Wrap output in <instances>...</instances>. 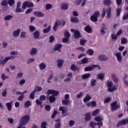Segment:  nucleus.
<instances>
[{
  "label": "nucleus",
  "instance_id": "f257e3e1",
  "mask_svg": "<svg viewBox=\"0 0 128 128\" xmlns=\"http://www.w3.org/2000/svg\"><path fill=\"white\" fill-rule=\"evenodd\" d=\"M66 21L62 20H56V22L55 24L53 27V30L54 32H56V30L58 28V26H66Z\"/></svg>",
  "mask_w": 128,
  "mask_h": 128
},
{
  "label": "nucleus",
  "instance_id": "f03ea898",
  "mask_svg": "<svg viewBox=\"0 0 128 128\" xmlns=\"http://www.w3.org/2000/svg\"><path fill=\"white\" fill-rule=\"evenodd\" d=\"M30 117L28 115H25L23 116H22L20 120V124H23V126H26V123L28 122H30Z\"/></svg>",
  "mask_w": 128,
  "mask_h": 128
},
{
  "label": "nucleus",
  "instance_id": "7ed1b4c3",
  "mask_svg": "<svg viewBox=\"0 0 128 128\" xmlns=\"http://www.w3.org/2000/svg\"><path fill=\"white\" fill-rule=\"evenodd\" d=\"M100 16V12L96 11L94 12V14L92 15L90 18V20L91 22H96L98 20V18Z\"/></svg>",
  "mask_w": 128,
  "mask_h": 128
},
{
  "label": "nucleus",
  "instance_id": "20e7f679",
  "mask_svg": "<svg viewBox=\"0 0 128 128\" xmlns=\"http://www.w3.org/2000/svg\"><path fill=\"white\" fill-rule=\"evenodd\" d=\"M98 68V70H100V65H96L93 64L92 66H88L84 68V72H90V70H92L94 68Z\"/></svg>",
  "mask_w": 128,
  "mask_h": 128
},
{
  "label": "nucleus",
  "instance_id": "39448f33",
  "mask_svg": "<svg viewBox=\"0 0 128 128\" xmlns=\"http://www.w3.org/2000/svg\"><path fill=\"white\" fill-rule=\"evenodd\" d=\"M128 124V117L127 119L122 120L118 122V124L116 125V128H120V126H125V124Z\"/></svg>",
  "mask_w": 128,
  "mask_h": 128
},
{
  "label": "nucleus",
  "instance_id": "423d86ee",
  "mask_svg": "<svg viewBox=\"0 0 128 128\" xmlns=\"http://www.w3.org/2000/svg\"><path fill=\"white\" fill-rule=\"evenodd\" d=\"M46 94L48 96L50 94H52L53 96H56L58 95V91H56L54 90H49L47 91Z\"/></svg>",
  "mask_w": 128,
  "mask_h": 128
},
{
  "label": "nucleus",
  "instance_id": "0eeeda50",
  "mask_svg": "<svg viewBox=\"0 0 128 128\" xmlns=\"http://www.w3.org/2000/svg\"><path fill=\"white\" fill-rule=\"evenodd\" d=\"M120 108V104H118V101H115L112 102V111L117 110L118 108Z\"/></svg>",
  "mask_w": 128,
  "mask_h": 128
},
{
  "label": "nucleus",
  "instance_id": "6e6552de",
  "mask_svg": "<svg viewBox=\"0 0 128 128\" xmlns=\"http://www.w3.org/2000/svg\"><path fill=\"white\" fill-rule=\"evenodd\" d=\"M62 44H56L53 49V50L54 52L58 51L59 52H61L60 50H62Z\"/></svg>",
  "mask_w": 128,
  "mask_h": 128
},
{
  "label": "nucleus",
  "instance_id": "1a4fd4ad",
  "mask_svg": "<svg viewBox=\"0 0 128 128\" xmlns=\"http://www.w3.org/2000/svg\"><path fill=\"white\" fill-rule=\"evenodd\" d=\"M98 59L100 62H106L108 60V57L106 56V55L101 54L98 56Z\"/></svg>",
  "mask_w": 128,
  "mask_h": 128
},
{
  "label": "nucleus",
  "instance_id": "9d476101",
  "mask_svg": "<svg viewBox=\"0 0 128 128\" xmlns=\"http://www.w3.org/2000/svg\"><path fill=\"white\" fill-rule=\"evenodd\" d=\"M106 86L108 88V92H112V82H110V80L106 81Z\"/></svg>",
  "mask_w": 128,
  "mask_h": 128
},
{
  "label": "nucleus",
  "instance_id": "9b49d317",
  "mask_svg": "<svg viewBox=\"0 0 128 128\" xmlns=\"http://www.w3.org/2000/svg\"><path fill=\"white\" fill-rule=\"evenodd\" d=\"M12 56L6 57L4 58L3 60H0V64L4 66V64H6V62H8V60H12Z\"/></svg>",
  "mask_w": 128,
  "mask_h": 128
},
{
  "label": "nucleus",
  "instance_id": "f8f14e48",
  "mask_svg": "<svg viewBox=\"0 0 128 128\" xmlns=\"http://www.w3.org/2000/svg\"><path fill=\"white\" fill-rule=\"evenodd\" d=\"M12 102H14L11 100L10 102L6 104V106L7 107V110L8 112H10L12 108Z\"/></svg>",
  "mask_w": 128,
  "mask_h": 128
},
{
  "label": "nucleus",
  "instance_id": "ddd939ff",
  "mask_svg": "<svg viewBox=\"0 0 128 128\" xmlns=\"http://www.w3.org/2000/svg\"><path fill=\"white\" fill-rule=\"evenodd\" d=\"M84 120L86 122H90L92 120V115L90 112H88L85 114Z\"/></svg>",
  "mask_w": 128,
  "mask_h": 128
},
{
  "label": "nucleus",
  "instance_id": "4468645a",
  "mask_svg": "<svg viewBox=\"0 0 128 128\" xmlns=\"http://www.w3.org/2000/svg\"><path fill=\"white\" fill-rule=\"evenodd\" d=\"M34 14L35 16H37L38 18H42L44 14H42V12H40L36 11L34 12Z\"/></svg>",
  "mask_w": 128,
  "mask_h": 128
},
{
  "label": "nucleus",
  "instance_id": "2eb2a0df",
  "mask_svg": "<svg viewBox=\"0 0 128 128\" xmlns=\"http://www.w3.org/2000/svg\"><path fill=\"white\" fill-rule=\"evenodd\" d=\"M84 30L85 32H88V34H92V27H90V25H88L84 28Z\"/></svg>",
  "mask_w": 128,
  "mask_h": 128
},
{
  "label": "nucleus",
  "instance_id": "dca6fc26",
  "mask_svg": "<svg viewBox=\"0 0 128 128\" xmlns=\"http://www.w3.org/2000/svg\"><path fill=\"white\" fill-rule=\"evenodd\" d=\"M82 36L80 35V31L76 30L74 31V38H80Z\"/></svg>",
  "mask_w": 128,
  "mask_h": 128
},
{
  "label": "nucleus",
  "instance_id": "f3484780",
  "mask_svg": "<svg viewBox=\"0 0 128 128\" xmlns=\"http://www.w3.org/2000/svg\"><path fill=\"white\" fill-rule=\"evenodd\" d=\"M46 98L47 100H48L51 104H52V102H56V97H54V96H51L49 97L47 96Z\"/></svg>",
  "mask_w": 128,
  "mask_h": 128
},
{
  "label": "nucleus",
  "instance_id": "a211bd4d",
  "mask_svg": "<svg viewBox=\"0 0 128 128\" xmlns=\"http://www.w3.org/2000/svg\"><path fill=\"white\" fill-rule=\"evenodd\" d=\"M116 56L117 58V60L119 62H120L122 60V55L120 52H118L116 54Z\"/></svg>",
  "mask_w": 128,
  "mask_h": 128
},
{
  "label": "nucleus",
  "instance_id": "6ab92c4d",
  "mask_svg": "<svg viewBox=\"0 0 128 128\" xmlns=\"http://www.w3.org/2000/svg\"><path fill=\"white\" fill-rule=\"evenodd\" d=\"M120 12H122V6H118V8L116 9V14L117 17H118L120 16Z\"/></svg>",
  "mask_w": 128,
  "mask_h": 128
},
{
  "label": "nucleus",
  "instance_id": "aec40b11",
  "mask_svg": "<svg viewBox=\"0 0 128 128\" xmlns=\"http://www.w3.org/2000/svg\"><path fill=\"white\" fill-rule=\"evenodd\" d=\"M36 92V90H34L30 94L29 98L30 100H34V94Z\"/></svg>",
  "mask_w": 128,
  "mask_h": 128
},
{
  "label": "nucleus",
  "instance_id": "412c9836",
  "mask_svg": "<svg viewBox=\"0 0 128 128\" xmlns=\"http://www.w3.org/2000/svg\"><path fill=\"white\" fill-rule=\"evenodd\" d=\"M92 97L90 96V94H86V97L84 98L83 100L84 102H88V100H90Z\"/></svg>",
  "mask_w": 128,
  "mask_h": 128
},
{
  "label": "nucleus",
  "instance_id": "4be33fe9",
  "mask_svg": "<svg viewBox=\"0 0 128 128\" xmlns=\"http://www.w3.org/2000/svg\"><path fill=\"white\" fill-rule=\"evenodd\" d=\"M94 54V51L92 49H88L86 52V54H88V56H93Z\"/></svg>",
  "mask_w": 128,
  "mask_h": 128
},
{
  "label": "nucleus",
  "instance_id": "5701e85b",
  "mask_svg": "<svg viewBox=\"0 0 128 128\" xmlns=\"http://www.w3.org/2000/svg\"><path fill=\"white\" fill-rule=\"evenodd\" d=\"M90 76H92V74H90L87 73V74H82V78L83 80H86V78H90Z\"/></svg>",
  "mask_w": 128,
  "mask_h": 128
},
{
  "label": "nucleus",
  "instance_id": "b1692460",
  "mask_svg": "<svg viewBox=\"0 0 128 128\" xmlns=\"http://www.w3.org/2000/svg\"><path fill=\"white\" fill-rule=\"evenodd\" d=\"M46 68V64L44 62L40 63L39 65V68L40 70H44Z\"/></svg>",
  "mask_w": 128,
  "mask_h": 128
},
{
  "label": "nucleus",
  "instance_id": "393cba45",
  "mask_svg": "<svg viewBox=\"0 0 128 128\" xmlns=\"http://www.w3.org/2000/svg\"><path fill=\"white\" fill-rule=\"evenodd\" d=\"M62 64H64V60H58V62L57 64L58 68H60L62 66Z\"/></svg>",
  "mask_w": 128,
  "mask_h": 128
},
{
  "label": "nucleus",
  "instance_id": "a878e982",
  "mask_svg": "<svg viewBox=\"0 0 128 128\" xmlns=\"http://www.w3.org/2000/svg\"><path fill=\"white\" fill-rule=\"evenodd\" d=\"M71 22H75L76 24L78 22V18L76 17H71L70 18Z\"/></svg>",
  "mask_w": 128,
  "mask_h": 128
},
{
  "label": "nucleus",
  "instance_id": "bb28decb",
  "mask_svg": "<svg viewBox=\"0 0 128 128\" xmlns=\"http://www.w3.org/2000/svg\"><path fill=\"white\" fill-rule=\"evenodd\" d=\"M20 29H18L17 30L14 31L13 32L14 36H20Z\"/></svg>",
  "mask_w": 128,
  "mask_h": 128
},
{
  "label": "nucleus",
  "instance_id": "cd10ccee",
  "mask_svg": "<svg viewBox=\"0 0 128 128\" xmlns=\"http://www.w3.org/2000/svg\"><path fill=\"white\" fill-rule=\"evenodd\" d=\"M97 76L98 78H99V80H104V74H98Z\"/></svg>",
  "mask_w": 128,
  "mask_h": 128
},
{
  "label": "nucleus",
  "instance_id": "c85d7f7f",
  "mask_svg": "<svg viewBox=\"0 0 128 128\" xmlns=\"http://www.w3.org/2000/svg\"><path fill=\"white\" fill-rule=\"evenodd\" d=\"M33 35L34 36V38H36V39L40 38V32L36 31L33 34Z\"/></svg>",
  "mask_w": 128,
  "mask_h": 128
},
{
  "label": "nucleus",
  "instance_id": "c756f323",
  "mask_svg": "<svg viewBox=\"0 0 128 128\" xmlns=\"http://www.w3.org/2000/svg\"><path fill=\"white\" fill-rule=\"evenodd\" d=\"M61 8L62 10H68V5L66 4V3L62 4H61Z\"/></svg>",
  "mask_w": 128,
  "mask_h": 128
},
{
  "label": "nucleus",
  "instance_id": "7c9ffc66",
  "mask_svg": "<svg viewBox=\"0 0 128 128\" xmlns=\"http://www.w3.org/2000/svg\"><path fill=\"white\" fill-rule=\"evenodd\" d=\"M52 28L51 26H48L47 28H44L42 32L44 34H48V32H50V29Z\"/></svg>",
  "mask_w": 128,
  "mask_h": 128
},
{
  "label": "nucleus",
  "instance_id": "2f4dec72",
  "mask_svg": "<svg viewBox=\"0 0 128 128\" xmlns=\"http://www.w3.org/2000/svg\"><path fill=\"white\" fill-rule=\"evenodd\" d=\"M32 106V103L30 102V100H27L26 102H25L24 106V108H30Z\"/></svg>",
  "mask_w": 128,
  "mask_h": 128
},
{
  "label": "nucleus",
  "instance_id": "473e14b6",
  "mask_svg": "<svg viewBox=\"0 0 128 128\" xmlns=\"http://www.w3.org/2000/svg\"><path fill=\"white\" fill-rule=\"evenodd\" d=\"M36 52H38V50L36 48H32L30 54L31 56H34V54H36Z\"/></svg>",
  "mask_w": 128,
  "mask_h": 128
},
{
  "label": "nucleus",
  "instance_id": "72a5a7b5",
  "mask_svg": "<svg viewBox=\"0 0 128 128\" xmlns=\"http://www.w3.org/2000/svg\"><path fill=\"white\" fill-rule=\"evenodd\" d=\"M100 110L96 109L95 110L93 111V112L92 114V116H97V114H98Z\"/></svg>",
  "mask_w": 128,
  "mask_h": 128
},
{
  "label": "nucleus",
  "instance_id": "f704fd0d",
  "mask_svg": "<svg viewBox=\"0 0 128 128\" xmlns=\"http://www.w3.org/2000/svg\"><path fill=\"white\" fill-rule=\"evenodd\" d=\"M28 6V2H25L22 4V10H26V7Z\"/></svg>",
  "mask_w": 128,
  "mask_h": 128
},
{
  "label": "nucleus",
  "instance_id": "c9c22d12",
  "mask_svg": "<svg viewBox=\"0 0 128 128\" xmlns=\"http://www.w3.org/2000/svg\"><path fill=\"white\" fill-rule=\"evenodd\" d=\"M88 58H82L81 60V63H79L80 64H88Z\"/></svg>",
  "mask_w": 128,
  "mask_h": 128
},
{
  "label": "nucleus",
  "instance_id": "e433bc0d",
  "mask_svg": "<svg viewBox=\"0 0 128 128\" xmlns=\"http://www.w3.org/2000/svg\"><path fill=\"white\" fill-rule=\"evenodd\" d=\"M128 43V39L123 38H121V44H126Z\"/></svg>",
  "mask_w": 128,
  "mask_h": 128
},
{
  "label": "nucleus",
  "instance_id": "4c0bfd02",
  "mask_svg": "<svg viewBox=\"0 0 128 128\" xmlns=\"http://www.w3.org/2000/svg\"><path fill=\"white\" fill-rule=\"evenodd\" d=\"M12 18H13L12 16L8 15V16H6L4 18V20H12Z\"/></svg>",
  "mask_w": 128,
  "mask_h": 128
},
{
  "label": "nucleus",
  "instance_id": "58836bf2",
  "mask_svg": "<svg viewBox=\"0 0 128 128\" xmlns=\"http://www.w3.org/2000/svg\"><path fill=\"white\" fill-rule=\"evenodd\" d=\"M62 104L64 106H68L70 104V100H62Z\"/></svg>",
  "mask_w": 128,
  "mask_h": 128
},
{
  "label": "nucleus",
  "instance_id": "ea45409f",
  "mask_svg": "<svg viewBox=\"0 0 128 128\" xmlns=\"http://www.w3.org/2000/svg\"><path fill=\"white\" fill-rule=\"evenodd\" d=\"M64 36L65 38H70V32L68 31V30H65V32H64Z\"/></svg>",
  "mask_w": 128,
  "mask_h": 128
},
{
  "label": "nucleus",
  "instance_id": "a19ab883",
  "mask_svg": "<svg viewBox=\"0 0 128 128\" xmlns=\"http://www.w3.org/2000/svg\"><path fill=\"white\" fill-rule=\"evenodd\" d=\"M70 70L73 72H76V70H78V67L76 66H75L74 64H73L70 66Z\"/></svg>",
  "mask_w": 128,
  "mask_h": 128
},
{
  "label": "nucleus",
  "instance_id": "79ce46f5",
  "mask_svg": "<svg viewBox=\"0 0 128 128\" xmlns=\"http://www.w3.org/2000/svg\"><path fill=\"white\" fill-rule=\"evenodd\" d=\"M110 0H104L103 4L104 6H110Z\"/></svg>",
  "mask_w": 128,
  "mask_h": 128
},
{
  "label": "nucleus",
  "instance_id": "37998d69",
  "mask_svg": "<svg viewBox=\"0 0 128 128\" xmlns=\"http://www.w3.org/2000/svg\"><path fill=\"white\" fill-rule=\"evenodd\" d=\"M46 126H48V124L46 123V122L44 121L41 123L40 128H46Z\"/></svg>",
  "mask_w": 128,
  "mask_h": 128
},
{
  "label": "nucleus",
  "instance_id": "c03bdc74",
  "mask_svg": "<svg viewBox=\"0 0 128 128\" xmlns=\"http://www.w3.org/2000/svg\"><path fill=\"white\" fill-rule=\"evenodd\" d=\"M90 126L91 128H95L96 126V122H94V121H92L90 123Z\"/></svg>",
  "mask_w": 128,
  "mask_h": 128
},
{
  "label": "nucleus",
  "instance_id": "a18cd8bd",
  "mask_svg": "<svg viewBox=\"0 0 128 128\" xmlns=\"http://www.w3.org/2000/svg\"><path fill=\"white\" fill-rule=\"evenodd\" d=\"M110 100H112V97H108L104 98V104H108V102H110Z\"/></svg>",
  "mask_w": 128,
  "mask_h": 128
},
{
  "label": "nucleus",
  "instance_id": "49530a36",
  "mask_svg": "<svg viewBox=\"0 0 128 128\" xmlns=\"http://www.w3.org/2000/svg\"><path fill=\"white\" fill-rule=\"evenodd\" d=\"M96 84V80L92 79L91 80L90 84L92 86H95Z\"/></svg>",
  "mask_w": 128,
  "mask_h": 128
},
{
  "label": "nucleus",
  "instance_id": "de8ad7c7",
  "mask_svg": "<svg viewBox=\"0 0 128 128\" xmlns=\"http://www.w3.org/2000/svg\"><path fill=\"white\" fill-rule=\"evenodd\" d=\"M104 30H106V27H102L100 28V32H101V34H106V32Z\"/></svg>",
  "mask_w": 128,
  "mask_h": 128
},
{
  "label": "nucleus",
  "instance_id": "09e8293b",
  "mask_svg": "<svg viewBox=\"0 0 128 128\" xmlns=\"http://www.w3.org/2000/svg\"><path fill=\"white\" fill-rule=\"evenodd\" d=\"M52 8V4H47L46 6V10H50V8Z\"/></svg>",
  "mask_w": 128,
  "mask_h": 128
},
{
  "label": "nucleus",
  "instance_id": "8fccbe9b",
  "mask_svg": "<svg viewBox=\"0 0 128 128\" xmlns=\"http://www.w3.org/2000/svg\"><path fill=\"white\" fill-rule=\"evenodd\" d=\"M2 6H8V2H6V0H3L0 4Z\"/></svg>",
  "mask_w": 128,
  "mask_h": 128
},
{
  "label": "nucleus",
  "instance_id": "3c124183",
  "mask_svg": "<svg viewBox=\"0 0 128 128\" xmlns=\"http://www.w3.org/2000/svg\"><path fill=\"white\" fill-rule=\"evenodd\" d=\"M112 80L114 82H118V76H115L114 74H112Z\"/></svg>",
  "mask_w": 128,
  "mask_h": 128
},
{
  "label": "nucleus",
  "instance_id": "603ef678",
  "mask_svg": "<svg viewBox=\"0 0 128 128\" xmlns=\"http://www.w3.org/2000/svg\"><path fill=\"white\" fill-rule=\"evenodd\" d=\"M29 30L31 32H34L36 30V27L30 25L29 26Z\"/></svg>",
  "mask_w": 128,
  "mask_h": 128
},
{
  "label": "nucleus",
  "instance_id": "864d4df0",
  "mask_svg": "<svg viewBox=\"0 0 128 128\" xmlns=\"http://www.w3.org/2000/svg\"><path fill=\"white\" fill-rule=\"evenodd\" d=\"M46 97L44 95H41L40 97V100L42 102H44L46 100Z\"/></svg>",
  "mask_w": 128,
  "mask_h": 128
},
{
  "label": "nucleus",
  "instance_id": "5fc2aeb1",
  "mask_svg": "<svg viewBox=\"0 0 128 128\" xmlns=\"http://www.w3.org/2000/svg\"><path fill=\"white\" fill-rule=\"evenodd\" d=\"M50 38V40H49V42H50V44H52V42H54V36H50L49 37Z\"/></svg>",
  "mask_w": 128,
  "mask_h": 128
},
{
  "label": "nucleus",
  "instance_id": "6e6d98bb",
  "mask_svg": "<svg viewBox=\"0 0 128 128\" xmlns=\"http://www.w3.org/2000/svg\"><path fill=\"white\" fill-rule=\"evenodd\" d=\"M94 120H96V122H100L102 120V118L100 116H96L94 118Z\"/></svg>",
  "mask_w": 128,
  "mask_h": 128
},
{
  "label": "nucleus",
  "instance_id": "4d7b16f0",
  "mask_svg": "<svg viewBox=\"0 0 128 128\" xmlns=\"http://www.w3.org/2000/svg\"><path fill=\"white\" fill-rule=\"evenodd\" d=\"M35 88L37 92H42V88L38 86H36Z\"/></svg>",
  "mask_w": 128,
  "mask_h": 128
},
{
  "label": "nucleus",
  "instance_id": "13d9d810",
  "mask_svg": "<svg viewBox=\"0 0 128 128\" xmlns=\"http://www.w3.org/2000/svg\"><path fill=\"white\" fill-rule=\"evenodd\" d=\"M86 42V40H84V39H81L80 40V44L81 46H84V44Z\"/></svg>",
  "mask_w": 128,
  "mask_h": 128
},
{
  "label": "nucleus",
  "instance_id": "bf43d9fd",
  "mask_svg": "<svg viewBox=\"0 0 128 128\" xmlns=\"http://www.w3.org/2000/svg\"><path fill=\"white\" fill-rule=\"evenodd\" d=\"M24 98V95L22 94L18 98V100L22 102Z\"/></svg>",
  "mask_w": 128,
  "mask_h": 128
},
{
  "label": "nucleus",
  "instance_id": "052dcab7",
  "mask_svg": "<svg viewBox=\"0 0 128 128\" xmlns=\"http://www.w3.org/2000/svg\"><path fill=\"white\" fill-rule=\"evenodd\" d=\"M76 50H79L84 52L86 50V48L84 47H78L76 48Z\"/></svg>",
  "mask_w": 128,
  "mask_h": 128
},
{
  "label": "nucleus",
  "instance_id": "680f3d73",
  "mask_svg": "<svg viewBox=\"0 0 128 128\" xmlns=\"http://www.w3.org/2000/svg\"><path fill=\"white\" fill-rule=\"evenodd\" d=\"M106 8H104L102 11V18H104L105 16H106Z\"/></svg>",
  "mask_w": 128,
  "mask_h": 128
},
{
  "label": "nucleus",
  "instance_id": "e2e57ef3",
  "mask_svg": "<svg viewBox=\"0 0 128 128\" xmlns=\"http://www.w3.org/2000/svg\"><path fill=\"white\" fill-rule=\"evenodd\" d=\"M8 4L10 6H12L14 4V0H8Z\"/></svg>",
  "mask_w": 128,
  "mask_h": 128
},
{
  "label": "nucleus",
  "instance_id": "0e129e2a",
  "mask_svg": "<svg viewBox=\"0 0 128 128\" xmlns=\"http://www.w3.org/2000/svg\"><path fill=\"white\" fill-rule=\"evenodd\" d=\"M68 38H68L66 37L63 38L62 40V42H64V44H66V42H68Z\"/></svg>",
  "mask_w": 128,
  "mask_h": 128
},
{
  "label": "nucleus",
  "instance_id": "69168bd1",
  "mask_svg": "<svg viewBox=\"0 0 128 128\" xmlns=\"http://www.w3.org/2000/svg\"><path fill=\"white\" fill-rule=\"evenodd\" d=\"M122 20H128V12L123 16Z\"/></svg>",
  "mask_w": 128,
  "mask_h": 128
},
{
  "label": "nucleus",
  "instance_id": "338daca9",
  "mask_svg": "<svg viewBox=\"0 0 128 128\" xmlns=\"http://www.w3.org/2000/svg\"><path fill=\"white\" fill-rule=\"evenodd\" d=\"M34 3L28 2V8H34Z\"/></svg>",
  "mask_w": 128,
  "mask_h": 128
},
{
  "label": "nucleus",
  "instance_id": "774afa93",
  "mask_svg": "<svg viewBox=\"0 0 128 128\" xmlns=\"http://www.w3.org/2000/svg\"><path fill=\"white\" fill-rule=\"evenodd\" d=\"M102 122L100 121L96 123V126H98V128H100V127L102 126Z\"/></svg>",
  "mask_w": 128,
  "mask_h": 128
}]
</instances>
